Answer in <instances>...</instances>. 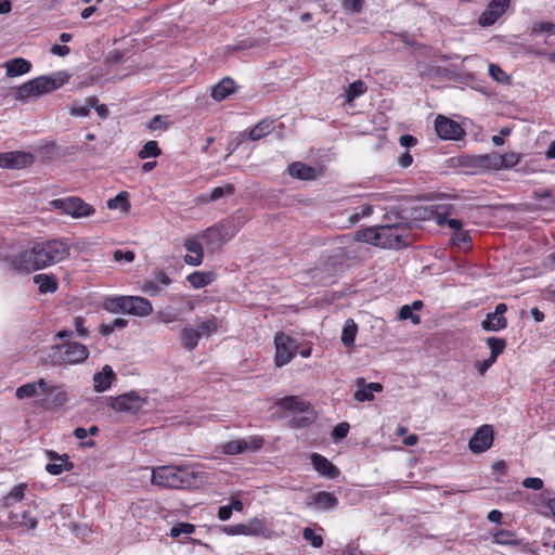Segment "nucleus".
Returning <instances> with one entry per match:
<instances>
[{"instance_id": "f257e3e1", "label": "nucleus", "mask_w": 555, "mask_h": 555, "mask_svg": "<svg viewBox=\"0 0 555 555\" xmlns=\"http://www.w3.org/2000/svg\"><path fill=\"white\" fill-rule=\"evenodd\" d=\"M70 255V246L60 238L35 243L10 259V266L21 272L39 271L54 266Z\"/></svg>"}, {"instance_id": "f03ea898", "label": "nucleus", "mask_w": 555, "mask_h": 555, "mask_svg": "<svg viewBox=\"0 0 555 555\" xmlns=\"http://www.w3.org/2000/svg\"><path fill=\"white\" fill-rule=\"evenodd\" d=\"M198 474L181 466H159L152 472V483L163 488L185 489L194 486Z\"/></svg>"}, {"instance_id": "7ed1b4c3", "label": "nucleus", "mask_w": 555, "mask_h": 555, "mask_svg": "<svg viewBox=\"0 0 555 555\" xmlns=\"http://www.w3.org/2000/svg\"><path fill=\"white\" fill-rule=\"evenodd\" d=\"M89 350L80 343H65L52 346L43 358L44 363L52 365L78 364L88 359Z\"/></svg>"}, {"instance_id": "20e7f679", "label": "nucleus", "mask_w": 555, "mask_h": 555, "mask_svg": "<svg viewBox=\"0 0 555 555\" xmlns=\"http://www.w3.org/2000/svg\"><path fill=\"white\" fill-rule=\"evenodd\" d=\"M107 405L117 413L133 416L145 413L149 400L135 391H129L117 397L107 398Z\"/></svg>"}, {"instance_id": "39448f33", "label": "nucleus", "mask_w": 555, "mask_h": 555, "mask_svg": "<svg viewBox=\"0 0 555 555\" xmlns=\"http://www.w3.org/2000/svg\"><path fill=\"white\" fill-rule=\"evenodd\" d=\"M63 83V79L47 76L37 77L18 87L15 92V99L26 101L29 98L40 96L56 90Z\"/></svg>"}, {"instance_id": "423d86ee", "label": "nucleus", "mask_w": 555, "mask_h": 555, "mask_svg": "<svg viewBox=\"0 0 555 555\" xmlns=\"http://www.w3.org/2000/svg\"><path fill=\"white\" fill-rule=\"evenodd\" d=\"M42 399L36 403L48 411H55L62 408L68 400V395L63 385L48 383L44 378L37 380Z\"/></svg>"}, {"instance_id": "0eeeda50", "label": "nucleus", "mask_w": 555, "mask_h": 555, "mask_svg": "<svg viewBox=\"0 0 555 555\" xmlns=\"http://www.w3.org/2000/svg\"><path fill=\"white\" fill-rule=\"evenodd\" d=\"M409 229L403 223L378 227L377 246L382 248H401L408 246Z\"/></svg>"}, {"instance_id": "6e6552de", "label": "nucleus", "mask_w": 555, "mask_h": 555, "mask_svg": "<svg viewBox=\"0 0 555 555\" xmlns=\"http://www.w3.org/2000/svg\"><path fill=\"white\" fill-rule=\"evenodd\" d=\"M52 208L61 210L63 214L74 219L90 217L95 212L92 205L86 203L77 196L56 198L50 202Z\"/></svg>"}, {"instance_id": "1a4fd4ad", "label": "nucleus", "mask_w": 555, "mask_h": 555, "mask_svg": "<svg viewBox=\"0 0 555 555\" xmlns=\"http://www.w3.org/2000/svg\"><path fill=\"white\" fill-rule=\"evenodd\" d=\"M435 130L442 140H460L465 135V130L457 121L443 115L436 117Z\"/></svg>"}, {"instance_id": "9d476101", "label": "nucleus", "mask_w": 555, "mask_h": 555, "mask_svg": "<svg viewBox=\"0 0 555 555\" xmlns=\"http://www.w3.org/2000/svg\"><path fill=\"white\" fill-rule=\"evenodd\" d=\"M275 344V364L283 366L287 364L295 356L294 340L284 333H278L274 337Z\"/></svg>"}, {"instance_id": "9b49d317", "label": "nucleus", "mask_w": 555, "mask_h": 555, "mask_svg": "<svg viewBox=\"0 0 555 555\" xmlns=\"http://www.w3.org/2000/svg\"><path fill=\"white\" fill-rule=\"evenodd\" d=\"M509 4V0H491L480 14L478 24L482 27L493 25L505 13Z\"/></svg>"}, {"instance_id": "f8f14e48", "label": "nucleus", "mask_w": 555, "mask_h": 555, "mask_svg": "<svg viewBox=\"0 0 555 555\" xmlns=\"http://www.w3.org/2000/svg\"><path fill=\"white\" fill-rule=\"evenodd\" d=\"M34 163V156L26 152L0 153V167L4 169H23Z\"/></svg>"}, {"instance_id": "ddd939ff", "label": "nucleus", "mask_w": 555, "mask_h": 555, "mask_svg": "<svg viewBox=\"0 0 555 555\" xmlns=\"http://www.w3.org/2000/svg\"><path fill=\"white\" fill-rule=\"evenodd\" d=\"M493 442V429L490 425L479 427L468 442L473 453H481L490 449Z\"/></svg>"}, {"instance_id": "4468645a", "label": "nucleus", "mask_w": 555, "mask_h": 555, "mask_svg": "<svg viewBox=\"0 0 555 555\" xmlns=\"http://www.w3.org/2000/svg\"><path fill=\"white\" fill-rule=\"evenodd\" d=\"M201 237L204 240L207 248H219L222 244H224L230 235L228 234L227 227L224 224H218L215 227H210L205 230Z\"/></svg>"}, {"instance_id": "2eb2a0df", "label": "nucleus", "mask_w": 555, "mask_h": 555, "mask_svg": "<svg viewBox=\"0 0 555 555\" xmlns=\"http://www.w3.org/2000/svg\"><path fill=\"white\" fill-rule=\"evenodd\" d=\"M507 311L505 304H498L494 312L488 313L486 319L481 322V326L485 331L496 332L507 326V320L503 315Z\"/></svg>"}, {"instance_id": "dca6fc26", "label": "nucleus", "mask_w": 555, "mask_h": 555, "mask_svg": "<svg viewBox=\"0 0 555 555\" xmlns=\"http://www.w3.org/2000/svg\"><path fill=\"white\" fill-rule=\"evenodd\" d=\"M313 468L323 477L335 479L339 476V469L332 464L325 456L319 453H312L310 456Z\"/></svg>"}, {"instance_id": "f3484780", "label": "nucleus", "mask_w": 555, "mask_h": 555, "mask_svg": "<svg viewBox=\"0 0 555 555\" xmlns=\"http://www.w3.org/2000/svg\"><path fill=\"white\" fill-rule=\"evenodd\" d=\"M152 312V304L146 298L140 296H127L126 313L137 317H147Z\"/></svg>"}, {"instance_id": "a211bd4d", "label": "nucleus", "mask_w": 555, "mask_h": 555, "mask_svg": "<svg viewBox=\"0 0 555 555\" xmlns=\"http://www.w3.org/2000/svg\"><path fill=\"white\" fill-rule=\"evenodd\" d=\"M185 249L191 253L184 256L183 260L186 264L197 267L203 262L204 248L197 237L188 238L184 242Z\"/></svg>"}, {"instance_id": "6ab92c4d", "label": "nucleus", "mask_w": 555, "mask_h": 555, "mask_svg": "<svg viewBox=\"0 0 555 555\" xmlns=\"http://www.w3.org/2000/svg\"><path fill=\"white\" fill-rule=\"evenodd\" d=\"M276 406L289 412L305 413L310 409L309 402L299 396H287L276 401Z\"/></svg>"}, {"instance_id": "aec40b11", "label": "nucleus", "mask_w": 555, "mask_h": 555, "mask_svg": "<svg viewBox=\"0 0 555 555\" xmlns=\"http://www.w3.org/2000/svg\"><path fill=\"white\" fill-rule=\"evenodd\" d=\"M309 505L315 509L330 511L337 507L338 499L331 492L320 491L313 495Z\"/></svg>"}, {"instance_id": "412c9836", "label": "nucleus", "mask_w": 555, "mask_h": 555, "mask_svg": "<svg viewBox=\"0 0 555 555\" xmlns=\"http://www.w3.org/2000/svg\"><path fill=\"white\" fill-rule=\"evenodd\" d=\"M357 385L361 386V388L357 389L354 392V399L359 402L371 401L374 399L373 392H379L383 390V385L379 383H369L364 385L363 378L357 379Z\"/></svg>"}, {"instance_id": "4be33fe9", "label": "nucleus", "mask_w": 555, "mask_h": 555, "mask_svg": "<svg viewBox=\"0 0 555 555\" xmlns=\"http://www.w3.org/2000/svg\"><path fill=\"white\" fill-rule=\"evenodd\" d=\"M114 377L115 373L113 369L109 365H104L101 372L93 375L94 390L98 392L107 390L111 387Z\"/></svg>"}, {"instance_id": "5701e85b", "label": "nucleus", "mask_w": 555, "mask_h": 555, "mask_svg": "<svg viewBox=\"0 0 555 555\" xmlns=\"http://www.w3.org/2000/svg\"><path fill=\"white\" fill-rule=\"evenodd\" d=\"M288 172L292 177L300 180H314L318 178V170L306 164L295 162L288 166Z\"/></svg>"}, {"instance_id": "b1692460", "label": "nucleus", "mask_w": 555, "mask_h": 555, "mask_svg": "<svg viewBox=\"0 0 555 555\" xmlns=\"http://www.w3.org/2000/svg\"><path fill=\"white\" fill-rule=\"evenodd\" d=\"M51 460H57L60 463H49L46 466V470L51 475H60L65 470H70L74 465L69 462V457L67 454H63L62 456L56 455V453L50 452Z\"/></svg>"}, {"instance_id": "393cba45", "label": "nucleus", "mask_w": 555, "mask_h": 555, "mask_svg": "<svg viewBox=\"0 0 555 555\" xmlns=\"http://www.w3.org/2000/svg\"><path fill=\"white\" fill-rule=\"evenodd\" d=\"M273 130V120L263 119L258 122L250 131L241 133L242 138L247 137L251 141H257L271 133Z\"/></svg>"}, {"instance_id": "a878e982", "label": "nucleus", "mask_w": 555, "mask_h": 555, "mask_svg": "<svg viewBox=\"0 0 555 555\" xmlns=\"http://www.w3.org/2000/svg\"><path fill=\"white\" fill-rule=\"evenodd\" d=\"M30 67L31 64L22 57H16L5 63L7 75L9 77L24 75L30 70Z\"/></svg>"}, {"instance_id": "bb28decb", "label": "nucleus", "mask_w": 555, "mask_h": 555, "mask_svg": "<svg viewBox=\"0 0 555 555\" xmlns=\"http://www.w3.org/2000/svg\"><path fill=\"white\" fill-rule=\"evenodd\" d=\"M34 283L38 285L41 294L54 293L57 289V281L52 274H37L34 276Z\"/></svg>"}, {"instance_id": "cd10ccee", "label": "nucleus", "mask_w": 555, "mask_h": 555, "mask_svg": "<svg viewBox=\"0 0 555 555\" xmlns=\"http://www.w3.org/2000/svg\"><path fill=\"white\" fill-rule=\"evenodd\" d=\"M234 86L231 78H224L212 88L211 96L216 101H222L234 91Z\"/></svg>"}, {"instance_id": "c85d7f7f", "label": "nucleus", "mask_w": 555, "mask_h": 555, "mask_svg": "<svg viewBox=\"0 0 555 555\" xmlns=\"http://www.w3.org/2000/svg\"><path fill=\"white\" fill-rule=\"evenodd\" d=\"M9 519L13 526H24L28 529H35L37 527V519L29 515L27 511L22 513H10Z\"/></svg>"}, {"instance_id": "c756f323", "label": "nucleus", "mask_w": 555, "mask_h": 555, "mask_svg": "<svg viewBox=\"0 0 555 555\" xmlns=\"http://www.w3.org/2000/svg\"><path fill=\"white\" fill-rule=\"evenodd\" d=\"M201 339L199 334L197 333L196 328L192 327H184L181 331L180 340L181 345L185 350H193Z\"/></svg>"}, {"instance_id": "7c9ffc66", "label": "nucleus", "mask_w": 555, "mask_h": 555, "mask_svg": "<svg viewBox=\"0 0 555 555\" xmlns=\"http://www.w3.org/2000/svg\"><path fill=\"white\" fill-rule=\"evenodd\" d=\"M215 280L214 272L195 271L188 276V282L194 288H202L209 285Z\"/></svg>"}, {"instance_id": "2f4dec72", "label": "nucleus", "mask_w": 555, "mask_h": 555, "mask_svg": "<svg viewBox=\"0 0 555 555\" xmlns=\"http://www.w3.org/2000/svg\"><path fill=\"white\" fill-rule=\"evenodd\" d=\"M357 333L358 326L356 322L352 319L346 320L341 332V343L345 347H353Z\"/></svg>"}, {"instance_id": "473e14b6", "label": "nucleus", "mask_w": 555, "mask_h": 555, "mask_svg": "<svg viewBox=\"0 0 555 555\" xmlns=\"http://www.w3.org/2000/svg\"><path fill=\"white\" fill-rule=\"evenodd\" d=\"M98 103L96 96H89L86 99V104L80 105L78 103H73L69 105V113L75 117H87L90 114V109L92 106H95Z\"/></svg>"}, {"instance_id": "72a5a7b5", "label": "nucleus", "mask_w": 555, "mask_h": 555, "mask_svg": "<svg viewBox=\"0 0 555 555\" xmlns=\"http://www.w3.org/2000/svg\"><path fill=\"white\" fill-rule=\"evenodd\" d=\"M27 485L22 482L13 487V489L4 496L3 507H10L14 503L21 502L25 498Z\"/></svg>"}, {"instance_id": "f704fd0d", "label": "nucleus", "mask_w": 555, "mask_h": 555, "mask_svg": "<svg viewBox=\"0 0 555 555\" xmlns=\"http://www.w3.org/2000/svg\"><path fill=\"white\" fill-rule=\"evenodd\" d=\"M107 208L120 209L128 212L130 209L129 195L126 191H120L115 197L107 201Z\"/></svg>"}, {"instance_id": "c9c22d12", "label": "nucleus", "mask_w": 555, "mask_h": 555, "mask_svg": "<svg viewBox=\"0 0 555 555\" xmlns=\"http://www.w3.org/2000/svg\"><path fill=\"white\" fill-rule=\"evenodd\" d=\"M493 540L501 545H518L520 543L515 532L505 529L496 531L493 534Z\"/></svg>"}, {"instance_id": "e433bc0d", "label": "nucleus", "mask_w": 555, "mask_h": 555, "mask_svg": "<svg viewBox=\"0 0 555 555\" xmlns=\"http://www.w3.org/2000/svg\"><path fill=\"white\" fill-rule=\"evenodd\" d=\"M354 238L359 242H364L377 246L378 227L359 230L354 233Z\"/></svg>"}, {"instance_id": "4c0bfd02", "label": "nucleus", "mask_w": 555, "mask_h": 555, "mask_svg": "<svg viewBox=\"0 0 555 555\" xmlns=\"http://www.w3.org/2000/svg\"><path fill=\"white\" fill-rule=\"evenodd\" d=\"M499 154L477 155L478 170H498Z\"/></svg>"}, {"instance_id": "58836bf2", "label": "nucleus", "mask_w": 555, "mask_h": 555, "mask_svg": "<svg viewBox=\"0 0 555 555\" xmlns=\"http://www.w3.org/2000/svg\"><path fill=\"white\" fill-rule=\"evenodd\" d=\"M127 296H119L114 298H106L103 302V308L112 313L125 312L126 313Z\"/></svg>"}, {"instance_id": "ea45409f", "label": "nucleus", "mask_w": 555, "mask_h": 555, "mask_svg": "<svg viewBox=\"0 0 555 555\" xmlns=\"http://www.w3.org/2000/svg\"><path fill=\"white\" fill-rule=\"evenodd\" d=\"M248 449V441L245 439L231 440L222 446L223 453L234 455Z\"/></svg>"}, {"instance_id": "a19ab883", "label": "nucleus", "mask_w": 555, "mask_h": 555, "mask_svg": "<svg viewBox=\"0 0 555 555\" xmlns=\"http://www.w3.org/2000/svg\"><path fill=\"white\" fill-rule=\"evenodd\" d=\"M162 155V150L158 143L154 140L147 141L138 153L140 159H146L150 157H158Z\"/></svg>"}, {"instance_id": "79ce46f5", "label": "nucleus", "mask_w": 555, "mask_h": 555, "mask_svg": "<svg viewBox=\"0 0 555 555\" xmlns=\"http://www.w3.org/2000/svg\"><path fill=\"white\" fill-rule=\"evenodd\" d=\"M487 345L490 348V357L492 360L496 361L499 354H501L506 348V341L503 338L498 337H489L487 338Z\"/></svg>"}, {"instance_id": "37998d69", "label": "nucleus", "mask_w": 555, "mask_h": 555, "mask_svg": "<svg viewBox=\"0 0 555 555\" xmlns=\"http://www.w3.org/2000/svg\"><path fill=\"white\" fill-rule=\"evenodd\" d=\"M37 389H39L37 382L26 383L16 388L15 396L20 400L33 398L37 395Z\"/></svg>"}, {"instance_id": "c03bdc74", "label": "nucleus", "mask_w": 555, "mask_h": 555, "mask_svg": "<svg viewBox=\"0 0 555 555\" xmlns=\"http://www.w3.org/2000/svg\"><path fill=\"white\" fill-rule=\"evenodd\" d=\"M235 192V188L232 183H227L222 186H217L211 190L209 193V198L212 199V202H216L224 196H231Z\"/></svg>"}, {"instance_id": "a18cd8bd", "label": "nucleus", "mask_w": 555, "mask_h": 555, "mask_svg": "<svg viewBox=\"0 0 555 555\" xmlns=\"http://www.w3.org/2000/svg\"><path fill=\"white\" fill-rule=\"evenodd\" d=\"M540 33H546L548 35H555V23L551 22H534L529 29L531 36H535Z\"/></svg>"}, {"instance_id": "49530a36", "label": "nucleus", "mask_w": 555, "mask_h": 555, "mask_svg": "<svg viewBox=\"0 0 555 555\" xmlns=\"http://www.w3.org/2000/svg\"><path fill=\"white\" fill-rule=\"evenodd\" d=\"M217 330H218V323H217V319L216 318H212V319H209V320H206V321L202 322L201 324H198V326L196 328V331L199 334L201 338L202 337H208L212 333H216Z\"/></svg>"}, {"instance_id": "de8ad7c7", "label": "nucleus", "mask_w": 555, "mask_h": 555, "mask_svg": "<svg viewBox=\"0 0 555 555\" xmlns=\"http://www.w3.org/2000/svg\"><path fill=\"white\" fill-rule=\"evenodd\" d=\"M366 91V86L362 80L353 81L349 85L347 90V101L351 102L357 96L362 95Z\"/></svg>"}, {"instance_id": "09e8293b", "label": "nucleus", "mask_w": 555, "mask_h": 555, "mask_svg": "<svg viewBox=\"0 0 555 555\" xmlns=\"http://www.w3.org/2000/svg\"><path fill=\"white\" fill-rule=\"evenodd\" d=\"M519 155L516 153H506L503 155H499L498 159V170L501 168H511L519 163Z\"/></svg>"}, {"instance_id": "8fccbe9b", "label": "nucleus", "mask_w": 555, "mask_h": 555, "mask_svg": "<svg viewBox=\"0 0 555 555\" xmlns=\"http://www.w3.org/2000/svg\"><path fill=\"white\" fill-rule=\"evenodd\" d=\"M264 531V526L259 519H253L249 524L242 526V534L260 535Z\"/></svg>"}, {"instance_id": "3c124183", "label": "nucleus", "mask_w": 555, "mask_h": 555, "mask_svg": "<svg viewBox=\"0 0 555 555\" xmlns=\"http://www.w3.org/2000/svg\"><path fill=\"white\" fill-rule=\"evenodd\" d=\"M451 243L462 248H467L470 244V236L466 231H456L452 237Z\"/></svg>"}, {"instance_id": "603ef678", "label": "nucleus", "mask_w": 555, "mask_h": 555, "mask_svg": "<svg viewBox=\"0 0 555 555\" xmlns=\"http://www.w3.org/2000/svg\"><path fill=\"white\" fill-rule=\"evenodd\" d=\"M488 70L493 80L502 83L509 82V77L499 65L490 64Z\"/></svg>"}, {"instance_id": "864d4df0", "label": "nucleus", "mask_w": 555, "mask_h": 555, "mask_svg": "<svg viewBox=\"0 0 555 555\" xmlns=\"http://www.w3.org/2000/svg\"><path fill=\"white\" fill-rule=\"evenodd\" d=\"M341 5L347 14L353 15L361 12L363 0H341Z\"/></svg>"}, {"instance_id": "5fc2aeb1", "label": "nucleus", "mask_w": 555, "mask_h": 555, "mask_svg": "<svg viewBox=\"0 0 555 555\" xmlns=\"http://www.w3.org/2000/svg\"><path fill=\"white\" fill-rule=\"evenodd\" d=\"M194 530L195 527L193 525L186 522H179L171 528L170 535L172 538H178L181 534H191L194 532Z\"/></svg>"}, {"instance_id": "6e6d98bb", "label": "nucleus", "mask_w": 555, "mask_h": 555, "mask_svg": "<svg viewBox=\"0 0 555 555\" xmlns=\"http://www.w3.org/2000/svg\"><path fill=\"white\" fill-rule=\"evenodd\" d=\"M169 126L167 117L162 115H155L147 124V128L152 131L166 130Z\"/></svg>"}, {"instance_id": "4d7b16f0", "label": "nucleus", "mask_w": 555, "mask_h": 555, "mask_svg": "<svg viewBox=\"0 0 555 555\" xmlns=\"http://www.w3.org/2000/svg\"><path fill=\"white\" fill-rule=\"evenodd\" d=\"M305 540L309 541L313 547H321L323 545V538L317 534L311 528H305L302 532Z\"/></svg>"}, {"instance_id": "13d9d810", "label": "nucleus", "mask_w": 555, "mask_h": 555, "mask_svg": "<svg viewBox=\"0 0 555 555\" xmlns=\"http://www.w3.org/2000/svg\"><path fill=\"white\" fill-rule=\"evenodd\" d=\"M349 428V424L346 422L336 425L332 433L333 440L337 442L344 439L348 435Z\"/></svg>"}, {"instance_id": "bf43d9fd", "label": "nucleus", "mask_w": 555, "mask_h": 555, "mask_svg": "<svg viewBox=\"0 0 555 555\" xmlns=\"http://www.w3.org/2000/svg\"><path fill=\"white\" fill-rule=\"evenodd\" d=\"M399 318L401 320H408L410 319L414 324H418L421 322V319L417 314H414L412 312V308L408 305L402 306L399 310Z\"/></svg>"}, {"instance_id": "052dcab7", "label": "nucleus", "mask_w": 555, "mask_h": 555, "mask_svg": "<svg viewBox=\"0 0 555 555\" xmlns=\"http://www.w3.org/2000/svg\"><path fill=\"white\" fill-rule=\"evenodd\" d=\"M141 289L150 296H157L162 292V286L157 282L145 281Z\"/></svg>"}, {"instance_id": "680f3d73", "label": "nucleus", "mask_w": 555, "mask_h": 555, "mask_svg": "<svg viewBox=\"0 0 555 555\" xmlns=\"http://www.w3.org/2000/svg\"><path fill=\"white\" fill-rule=\"evenodd\" d=\"M86 320L82 317H76L74 319V327L79 337H87L89 335L88 328L85 326Z\"/></svg>"}, {"instance_id": "e2e57ef3", "label": "nucleus", "mask_w": 555, "mask_h": 555, "mask_svg": "<svg viewBox=\"0 0 555 555\" xmlns=\"http://www.w3.org/2000/svg\"><path fill=\"white\" fill-rule=\"evenodd\" d=\"M113 258L115 261L120 262L122 260L127 262H132L134 260V253L131 250H115L113 254Z\"/></svg>"}, {"instance_id": "0e129e2a", "label": "nucleus", "mask_w": 555, "mask_h": 555, "mask_svg": "<svg viewBox=\"0 0 555 555\" xmlns=\"http://www.w3.org/2000/svg\"><path fill=\"white\" fill-rule=\"evenodd\" d=\"M522 486L527 489L540 490L543 487V481L537 477H528L522 480Z\"/></svg>"}, {"instance_id": "69168bd1", "label": "nucleus", "mask_w": 555, "mask_h": 555, "mask_svg": "<svg viewBox=\"0 0 555 555\" xmlns=\"http://www.w3.org/2000/svg\"><path fill=\"white\" fill-rule=\"evenodd\" d=\"M459 164L465 168L478 170L477 156H462L459 159Z\"/></svg>"}, {"instance_id": "338daca9", "label": "nucleus", "mask_w": 555, "mask_h": 555, "mask_svg": "<svg viewBox=\"0 0 555 555\" xmlns=\"http://www.w3.org/2000/svg\"><path fill=\"white\" fill-rule=\"evenodd\" d=\"M399 143L403 147H412L417 144V139L411 134H402L399 138Z\"/></svg>"}, {"instance_id": "774afa93", "label": "nucleus", "mask_w": 555, "mask_h": 555, "mask_svg": "<svg viewBox=\"0 0 555 555\" xmlns=\"http://www.w3.org/2000/svg\"><path fill=\"white\" fill-rule=\"evenodd\" d=\"M494 362H495L494 360H492L491 358H488L483 361L477 362L475 364V366H476L477 371L479 372V374L483 375Z\"/></svg>"}]
</instances>
